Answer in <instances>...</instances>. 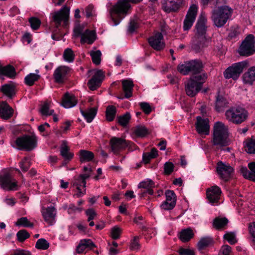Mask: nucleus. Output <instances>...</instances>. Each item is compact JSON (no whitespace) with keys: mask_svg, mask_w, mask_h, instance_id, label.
Returning <instances> with one entry per match:
<instances>
[{"mask_svg":"<svg viewBox=\"0 0 255 255\" xmlns=\"http://www.w3.org/2000/svg\"><path fill=\"white\" fill-rule=\"evenodd\" d=\"M240 171L242 174L243 176L246 179H248L249 180L251 179V176L253 175V173L249 171L248 168L246 167H241L240 169Z\"/></svg>","mask_w":255,"mask_h":255,"instance_id":"61","label":"nucleus"},{"mask_svg":"<svg viewBox=\"0 0 255 255\" xmlns=\"http://www.w3.org/2000/svg\"><path fill=\"white\" fill-rule=\"evenodd\" d=\"M121 229L118 227H114L111 229V237L114 240H117L120 238L121 234Z\"/></svg>","mask_w":255,"mask_h":255,"instance_id":"60","label":"nucleus"},{"mask_svg":"<svg viewBox=\"0 0 255 255\" xmlns=\"http://www.w3.org/2000/svg\"><path fill=\"white\" fill-rule=\"evenodd\" d=\"M176 204L175 201L169 202L165 200L160 205L162 209L164 210H172L175 206Z\"/></svg>","mask_w":255,"mask_h":255,"instance_id":"55","label":"nucleus"},{"mask_svg":"<svg viewBox=\"0 0 255 255\" xmlns=\"http://www.w3.org/2000/svg\"><path fill=\"white\" fill-rule=\"evenodd\" d=\"M207 19L203 14H201L196 24L195 37L206 38Z\"/></svg>","mask_w":255,"mask_h":255,"instance_id":"14","label":"nucleus"},{"mask_svg":"<svg viewBox=\"0 0 255 255\" xmlns=\"http://www.w3.org/2000/svg\"><path fill=\"white\" fill-rule=\"evenodd\" d=\"M248 63L245 61L234 64L225 71L224 77L226 79H237L243 72L244 68L248 67Z\"/></svg>","mask_w":255,"mask_h":255,"instance_id":"10","label":"nucleus"},{"mask_svg":"<svg viewBox=\"0 0 255 255\" xmlns=\"http://www.w3.org/2000/svg\"><path fill=\"white\" fill-rule=\"evenodd\" d=\"M243 80L245 83L252 85L255 81V66L251 67L243 75Z\"/></svg>","mask_w":255,"mask_h":255,"instance_id":"32","label":"nucleus"},{"mask_svg":"<svg viewBox=\"0 0 255 255\" xmlns=\"http://www.w3.org/2000/svg\"><path fill=\"white\" fill-rule=\"evenodd\" d=\"M20 167L23 172L27 171L30 166V162L27 157H24L19 163Z\"/></svg>","mask_w":255,"mask_h":255,"instance_id":"54","label":"nucleus"},{"mask_svg":"<svg viewBox=\"0 0 255 255\" xmlns=\"http://www.w3.org/2000/svg\"><path fill=\"white\" fill-rule=\"evenodd\" d=\"M163 40V36L162 34L158 32L148 39V42L154 49L160 51L163 49L165 46Z\"/></svg>","mask_w":255,"mask_h":255,"instance_id":"17","label":"nucleus"},{"mask_svg":"<svg viewBox=\"0 0 255 255\" xmlns=\"http://www.w3.org/2000/svg\"><path fill=\"white\" fill-rule=\"evenodd\" d=\"M207 78V74L205 72H202L199 74H193L190 79L197 84L200 83L201 87H202L203 83L205 82Z\"/></svg>","mask_w":255,"mask_h":255,"instance_id":"38","label":"nucleus"},{"mask_svg":"<svg viewBox=\"0 0 255 255\" xmlns=\"http://www.w3.org/2000/svg\"><path fill=\"white\" fill-rule=\"evenodd\" d=\"M217 171L220 178L225 181H228L234 173V169L231 166L222 161L218 163Z\"/></svg>","mask_w":255,"mask_h":255,"instance_id":"11","label":"nucleus"},{"mask_svg":"<svg viewBox=\"0 0 255 255\" xmlns=\"http://www.w3.org/2000/svg\"><path fill=\"white\" fill-rule=\"evenodd\" d=\"M16 237L18 242H23L30 237V235L25 230H21L17 233Z\"/></svg>","mask_w":255,"mask_h":255,"instance_id":"51","label":"nucleus"},{"mask_svg":"<svg viewBox=\"0 0 255 255\" xmlns=\"http://www.w3.org/2000/svg\"><path fill=\"white\" fill-rule=\"evenodd\" d=\"M49 247V244L44 239L41 238L38 239L36 243L35 248L37 249L45 250Z\"/></svg>","mask_w":255,"mask_h":255,"instance_id":"48","label":"nucleus"},{"mask_svg":"<svg viewBox=\"0 0 255 255\" xmlns=\"http://www.w3.org/2000/svg\"><path fill=\"white\" fill-rule=\"evenodd\" d=\"M131 116L129 113L127 112L124 115L118 117V123L123 126H126L130 120Z\"/></svg>","mask_w":255,"mask_h":255,"instance_id":"47","label":"nucleus"},{"mask_svg":"<svg viewBox=\"0 0 255 255\" xmlns=\"http://www.w3.org/2000/svg\"><path fill=\"white\" fill-rule=\"evenodd\" d=\"M77 103L75 96L67 92L62 98V105L65 108H70L74 107Z\"/></svg>","mask_w":255,"mask_h":255,"instance_id":"26","label":"nucleus"},{"mask_svg":"<svg viewBox=\"0 0 255 255\" xmlns=\"http://www.w3.org/2000/svg\"><path fill=\"white\" fill-rule=\"evenodd\" d=\"M90 56L92 58V62L96 65H99L101 61L102 53L100 50L91 51L90 52Z\"/></svg>","mask_w":255,"mask_h":255,"instance_id":"45","label":"nucleus"},{"mask_svg":"<svg viewBox=\"0 0 255 255\" xmlns=\"http://www.w3.org/2000/svg\"><path fill=\"white\" fill-rule=\"evenodd\" d=\"M221 193V188L216 185L207 189V197L209 203L212 204L218 203L220 199Z\"/></svg>","mask_w":255,"mask_h":255,"instance_id":"20","label":"nucleus"},{"mask_svg":"<svg viewBox=\"0 0 255 255\" xmlns=\"http://www.w3.org/2000/svg\"><path fill=\"white\" fill-rule=\"evenodd\" d=\"M37 137L34 134L31 135H23L18 137L15 140V143L19 150L31 151L37 145Z\"/></svg>","mask_w":255,"mask_h":255,"instance_id":"6","label":"nucleus"},{"mask_svg":"<svg viewBox=\"0 0 255 255\" xmlns=\"http://www.w3.org/2000/svg\"><path fill=\"white\" fill-rule=\"evenodd\" d=\"M246 150L249 153L255 154V138H251L247 141Z\"/></svg>","mask_w":255,"mask_h":255,"instance_id":"49","label":"nucleus"},{"mask_svg":"<svg viewBox=\"0 0 255 255\" xmlns=\"http://www.w3.org/2000/svg\"><path fill=\"white\" fill-rule=\"evenodd\" d=\"M97 109L96 108H90L85 111L81 110L82 115L88 123H90L93 121L97 114Z\"/></svg>","mask_w":255,"mask_h":255,"instance_id":"36","label":"nucleus"},{"mask_svg":"<svg viewBox=\"0 0 255 255\" xmlns=\"http://www.w3.org/2000/svg\"><path fill=\"white\" fill-rule=\"evenodd\" d=\"M14 67L10 64L2 66L0 64V78L2 76H5L10 78H14L16 76Z\"/></svg>","mask_w":255,"mask_h":255,"instance_id":"27","label":"nucleus"},{"mask_svg":"<svg viewBox=\"0 0 255 255\" xmlns=\"http://www.w3.org/2000/svg\"><path fill=\"white\" fill-rule=\"evenodd\" d=\"M123 89L125 98L128 99L132 96L133 84L132 81L124 80L122 81Z\"/></svg>","mask_w":255,"mask_h":255,"instance_id":"33","label":"nucleus"},{"mask_svg":"<svg viewBox=\"0 0 255 255\" xmlns=\"http://www.w3.org/2000/svg\"><path fill=\"white\" fill-rule=\"evenodd\" d=\"M196 129L200 134L208 135L209 133V121L208 119H202L201 117L197 118Z\"/></svg>","mask_w":255,"mask_h":255,"instance_id":"22","label":"nucleus"},{"mask_svg":"<svg viewBox=\"0 0 255 255\" xmlns=\"http://www.w3.org/2000/svg\"><path fill=\"white\" fill-rule=\"evenodd\" d=\"M140 106L143 111L146 114H149L151 112V108L147 103L143 102L140 103Z\"/></svg>","mask_w":255,"mask_h":255,"instance_id":"63","label":"nucleus"},{"mask_svg":"<svg viewBox=\"0 0 255 255\" xmlns=\"http://www.w3.org/2000/svg\"><path fill=\"white\" fill-rule=\"evenodd\" d=\"M63 57L66 61L72 62L74 60L75 55L71 48H67L65 49L63 52Z\"/></svg>","mask_w":255,"mask_h":255,"instance_id":"46","label":"nucleus"},{"mask_svg":"<svg viewBox=\"0 0 255 255\" xmlns=\"http://www.w3.org/2000/svg\"><path fill=\"white\" fill-rule=\"evenodd\" d=\"M0 91L9 98H12L15 95V86L13 83L2 85Z\"/></svg>","mask_w":255,"mask_h":255,"instance_id":"29","label":"nucleus"},{"mask_svg":"<svg viewBox=\"0 0 255 255\" xmlns=\"http://www.w3.org/2000/svg\"><path fill=\"white\" fill-rule=\"evenodd\" d=\"M104 78L103 72L101 70H97L87 83L89 88L92 91L96 90L100 86Z\"/></svg>","mask_w":255,"mask_h":255,"instance_id":"19","label":"nucleus"},{"mask_svg":"<svg viewBox=\"0 0 255 255\" xmlns=\"http://www.w3.org/2000/svg\"><path fill=\"white\" fill-rule=\"evenodd\" d=\"M231 13L232 9L228 6H221L212 10L211 18L215 26L222 27L226 23Z\"/></svg>","mask_w":255,"mask_h":255,"instance_id":"3","label":"nucleus"},{"mask_svg":"<svg viewBox=\"0 0 255 255\" xmlns=\"http://www.w3.org/2000/svg\"><path fill=\"white\" fill-rule=\"evenodd\" d=\"M134 133L137 137H143L149 133V131L144 126L139 125L135 128Z\"/></svg>","mask_w":255,"mask_h":255,"instance_id":"41","label":"nucleus"},{"mask_svg":"<svg viewBox=\"0 0 255 255\" xmlns=\"http://www.w3.org/2000/svg\"><path fill=\"white\" fill-rule=\"evenodd\" d=\"M201 88L200 83L197 84L190 79L185 86L187 95L191 97H194L201 90Z\"/></svg>","mask_w":255,"mask_h":255,"instance_id":"23","label":"nucleus"},{"mask_svg":"<svg viewBox=\"0 0 255 255\" xmlns=\"http://www.w3.org/2000/svg\"><path fill=\"white\" fill-rule=\"evenodd\" d=\"M184 0H162V7L168 13L177 11L183 4Z\"/></svg>","mask_w":255,"mask_h":255,"instance_id":"16","label":"nucleus"},{"mask_svg":"<svg viewBox=\"0 0 255 255\" xmlns=\"http://www.w3.org/2000/svg\"><path fill=\"white\" fill-rule=\"evenodd\" d=\"M86 214L88 216V221L90 222L93 220L94 218L97 216V213L95 211L92 209H88L86 211Z\"/></svg>","mask_w":255,"mask_h":255,"instance_id":"62","label":"nucleus"},{"mask_svg":"<svg viewBox=\"0 0 255 255\" xmlns=\"http://www.w3.org/2000/svg\"><path fill=\"white\" fill-rule=\"evenodd\" d=\"M224 239L227 240L231 245H234L237 242L236 236L233 232H228L224 235Z\"/></svg>","mask_w":255,"mask_h":255,"instance_id":"52","label":"nucleus"},{"mask_svg":"<svg viewBox=\"0 0 255 255\" xmlns=\"http://www.w3.org/2000/svg\"><path fill=\"white\" fill-rule=\"evenodd\" d=\"M139 237L138 236H135L131 241L130 245V249L131 250H138L140 249V245L139 243Z\"/></svg>","mask_w":255,"mask_h":255,"instance_id":"56","label":"nucleus"},{"mask_svg":"<svg viewBox=\"0 0 255 255\" xmlns=\"http://www.w3.org/2000/svg\"><path fill=\"white\" fill-rule=\"evenodd\" d=\"M204 64L202 61L199 59L191 60L185 62L184 64H179L177 67L178 71L184 75L189 73L199 74L203 71Z\"/></svg>","mask_w":255,"mask_h":255,"instance_id":"4","label":"nucleus"},{"mask_svg":"<svg viewBox=\"0 0 255 255\" xmlns=\"http://www.w3.org/2000/svg\"><path fill=\"white\" fill-rule=\"evenodd\" d=\"M213 144L218 149H222L230 144L228 129L222 122H216L214 127Z\"/></svg>","mask_w":255,"mask_h":255,"instance_id":"2","label":"nucleus"},{"mask_svg":"<svg viewBox=\"0 0 255 255\" xmlns=\"http://www.w3.org/2000/svg\"><path fill=\"white\" fill-rule=\"evenodd\" d=\"M16 226H22L24 227L32 228L33 224L30 223L26 217H21L19 218L15 223Z\"/></svg>","mask_w":255,"mask_h":255,"instance_id":"50","label":"nucleus"},{"mask_svg":"<svg viewBox=\"0 0 255 255\" xmlns=\"http://www.w3.org/2000/svg\"><path fill=\"white\" fill-rule=\"evenodd\" d=\"M179 253L180 255H195V253L193 251L183 248L179 249Z\"/></svg>","mask_w":255,"mask_h":255,"instance_id":"64","label":"nucleus"},{"mask_svg":"<svg viewBox=\"0 0 255 255\" xmlns=\"http://www.w3.org/2000/svg\"><path fill=\"white\" fill-rule=\"evenodd\" d=\"M192 41L191 48L196 53L201 52L208 46L209 43V40L207 38L195 36L193 37Z\"/></svg>","mask_w":255,"mask_h":255,"instance_id":"21","label":"nucleus"},{"mask_svg":"<svg viewBox=\"0 0 255 255\" xmlns=\"http://www.w3.org/2000/svg\"><path fill=\"white\" fill-rule=\"evenodd\" d=\"M49 108L50 103L47 102H45L43 104H41L39 109V112L42 116H48L52 115L54 113V110H50Z\"/></svg>","mask_w":255,"mask_h":255,"instance_id":"42","label":"nucleus"},{"mask_svg":"<svg viewBox=\"0 0 255 255\" xmlns=\"http://www.w3.org/2000/svg\"><path fill=\"white\" fill-rule=\"evenodd\" d=\"M166 200L169 202L175 201L176 203V196L172 190H168L165 192Z\"/></svg>","mask_w":255,"mask_h":255,"instance_id":"59","label":"nucleus"},{"mask_svg":"<svg viewBox=\"0 0 255 255\" xmlns=\"http://www.w3.org/2000/svg\"><path fill=\"white\" fill-rule=\"evenodd\" d=\"M13 109L6 102L0 103V117L4 120L9 119L13 114Z\"/></svg>","mask_w":255,"mask_h":255,"instance_id":"25","label":"nucleus"},{"mask_svg":"<svg viewBox=\"0 0 255 255\" xmlns=\"http://www.w3.org/2000/svg\"><path fill=\"white\" fill-rule=\"evenodd\" d=\"M227 119L236 125H240L246 121L249 113L244 108L241 107H232L226 112Z\"/></svg>","mask_w":255,"mask_h":255,"instance_id":"5","label":"nucleus"},{"mask_svg":"<svg viewBox=\"0 0 255 255\" xmlns=\"http://www.w3.org/2000/svg\"><path fill=\"white\" fill-rule=\"evenodd\" d=\"M213 243V240L212 238L209 237L202 238L198 243V249L200 251L204 250Z\"/></svg>","mask_w":255,"mask_h":255,"instance_id":"39","label":"nucleus"},{"mask_svg":"<svg viewBox=\"0 0 255 255\" xmlns=\"http://www.w3.org/2000/svg\"><path fill=\"white\" fill-rule=\"evenodd\" d=\"M153 187H154V183L151 179H146L145 181L140 182L138 184V187L145 189L140 194V197H144L146 193H148L149 195H152L153 194V191L152 188Z\"/></svg>","mask_w":255,"mask_h":255,"instance_id":"24","label":"nucleus"},{"mask_svg":"<svg viewBox=\"0 0 255 255\" xmlns=\"http://www.w3.org/2000/svg\"><path fill=\"white\" fill-rule=\"evenodd\" d=\"M117 113L116 108L114 106H108L106 108V117L109 122L113 121L116 116Z\"/></svg>","mask_w":255,"mask_h":255,"instance_id":"40","label":"nucleus"},{"mask_svg":"<svg viewBox=\"0 0 255 255\" xmlns=\"http://www.w3.org/2000/svg\"><path fill=\"white\" fill-rule=\"evenodd\" d=\"M110 145L111 151L115 154H119L121 150L128 146V143L123 138L113 137L110 140Z\"/></svg>","mask_w":255,"mask_h":255,"instance_id":"12","label":"nucleus"},{"mask_svg":"<svg viewBox=\"0 0 255 255\" xmlns=\"http://www.w3.org/2000/svg\"><path fill=\"white\" fill-rule=\"evenodd\" d=\"M197 6L192 4L189 8L184 21L183 29L185 31L188 30L192 26L197 13Z\"/></svg>","mask_w":255,"mask_h":255,"instance_id":"13","label":"nucleus"},{"mask_svg":"<svg viewBox=\"0 0 255 255\" xmlns=\"http://www.w3.org/2000/svg\"><path fill=\"white\" fill-rule=\"evenodd\" d=\"M67 141L63 140L60 147V155L65 160L70 161L73 157V154L69 152V148L67 145Z\"/></svg>","mask_w":255,"mask_h":255,"instance_id":"31","label":"nucleus"},{"mask_svg":"<svg viewBox=\"0 0 255 255\" xmlns=\"http://www.w3.org/2000/svg\"><path fill=\"white\" fill-rule=\"evenodd\" d=\"M70 71V69L67 66H60L58 67L55 70L53 75L54 82L59 84L63 83L67 79Z\"/></svg>","mask_w":255,"mask_h":255,"instance_id":"15","label":"nucleus"},{"mask_svg":"<svg viewBox=\"0 0 255 255\" xmlns=\"http://www.w3.org/2000/svg\"><path fill=\"white\" fill-rule=\"evenodd\" d=\"M228 101L226 97L218 94L216 97L215 108L217 111L220 112L223 110L224 108L228 107Z\"/></svg>","mask_w":255,"mask_h":255,"instance_id":"30","label":"nucleus"},{"mask_svg":"<svg viewBox=\"0 0 255 255\" xmlns=\"http://www.w3.org/2000/svg\"><path fill=\"white\" fill-rule=\"evenodd\" d=\"M139 22L140 19L136 15L134 16L132 19H131L128 27V30L129 32L133 33L136 29H137L139 27Z\"/></svg>","mask_w":255,"mask_h":255,"instance_id":"43","label":"nucleus"},{"mask_svg":"<svg viewBox=\"0 0 255 255\" xmlns=\"http://www.w3.org/2000/svg\"><path fill=\"white\" fill-rule=\"evenodd\" d=\"M174 165L171 162H166L164 165V172L166 175H170L173 171Z\"/></svg>","mask_w":255,"mask_h":255,"instance_id":"57","label":"nucleus"},{"mask_svg":"<svg viewBox=\"0 0 255 255\" xmlns=\"http://www.w3.org/2000/svg\"><path fill=\"white\" fill-rule=\"evenodd\" d=\"M40 76L39 75L34 73H30L25 77V83L28 86H32L34 84L35 81H37L40 78Z\"/></svg>","mask_w":255,"mask_h":255,"instance_id":"44","label":"nucleus"},{"mask_svg":"<svg viewBox=\"0 0 255 255\" xmlns=\"http://www.w3.org/2000/svg\"><path fill=\"white\" fill-rule=\"evenodd\" d=\"M41 213L44 221L49 225H52L55 223L56 211L54 207L42 208Z\"/></svg>","mask_w":255,"mask_h":255,"instance_id":"18","label":"nucleus"},{"mask_svg":"<svg viewBox=\"0 0 255 255\" xmlns=\"http://www.w3.org/2000/svg\"><path fill=\"white\" fill-rule=\"evenodd\" d=\"M29 22L31 28L33 30H37L41 24L40 20L36 17H31L29 18Z\"/></svg>","mask_w":255,"mask_h":255,"instance_id":"53","label":"nucleus"},{"mask_svg":"<svg viewBox=\"0 0 255 255\" xmlns=\"http://www.w3.org/2000/svg\"><path fill=\"white\" fill-rule=\"evenodd\" d=\"M228 223L229 220L227 218L218 217L214 219L213 226L216 229L220 230L224 229Z\"/></svg>","mask_w":255,"mask_h":255,"instance_id":"34","label":"nucleus"},{"mask_svg":"<svg viewBox=\"0 0 255 255\" xmlns=\"http://www.w3.org/2000/svg\"><path fill=\"white\" fill-rule=\"evenodd\" d=\"M194 236L193 230L190 228H187L181 231L180 234L179 239L183 242H188Z\"/></svg>","mask_w":255,"mask_h":255,"instance_id":"37","label":"nucleus"},{"mask_svg":"<svg viewBox=\"0 0 255 255\" xmlns=\"http://www.w3.org/2000/svg\"><path fill=\"white\" fill-rule=\"evenodd\" d=\"M17 183L11 173L7 170H3L0 175V186L3 189L7 191L16 190L18 186Z\"/></svg>","mask_w":255,"mask_h":255,"instance_id":"8","label":"nucleus"},{"mask_svg":"<svg viewBox=\"0 0 255 255\" xmlns=\"http://www.w3.org/2000/svg\"><path fill=\"white\" fill-rule=\"evenodd\" d=\"M96 39V33L93 30L86 29L82 34L81 38V43L92 44Z\"/></svg>","mask_w":255,"mask_h":255,"instance_id":"28","label":"nucleus"},{"mask_svg":"<svg viewBox=\"0 0 255 255\" xmlns=\"http://www.w3.org/2000/svg\"><path fill=\"white\" fill-rule=\"evenodd\" d=\"M255 52V37L253 34L248 35L240 45L238 52L241 56H248Z\"/></svg>","mask_w":255,"mask_h":255,"instance_id":"9","label":"nucleus"},{"mask_svg":"<svg viewBox=\"0 0 255 255\" xmlns=\"http://www.w3.org/2000/svg\"><path fill=\"white\" fill-rule=\"evenodd\" d=\"M79 160L81 162H89L94 158V153L86 150H80L79 152Z\"/></svg>","mask_w":255,"mask_h":255,"instance_id":"35","label":"nucleus"},{"mask_svg":"<svg viewBox=\"0 0 255 255\" xmlns=\"http://www.w3.org/2000/svg\"><path fill=\"white\" fill-rule=\"evenodd\" d=\"M79 176L75 178L74 181L73 182V186L76 187V189L78 190L79 192L77 193V196L80 197L81 195H83L84 193H82L81 191L80 187L83 186V183H81V181L79 180Z\"/></svg>","mask_w":255,"mask_h":255,"instance_id":"58","label":"nucleus"},{"mask_svg":"<svg viewBox=\"0 0 255 255\" xmlns=\"http://www.w3.org/2000/svg\"><path fill=\"white\" fill-rule=\"evenodd\" d=\"M140 0H119L109 9V13L111 20L114 25H117L121 20L127 14L128 10L130 8L129 2L137 3Z\"/></svg>","mask_w":255,"mask_h":255,"instance_id":"1","label":"nucleus"},{"mask_svg":"<svg viewBox=\"0 0 255 255\" xmlns=\"http://www.w3.org/2000/svg\"><path fill=\"white\" fill-rule=\"evenodd\" d=\"M69 7L64 6L59 10L51 13L52 20L55 26L58 28L60 25L66 27L69 24Z\"/></svg>","mask_w":255,"mask_h":255,"instance_id":"7","label":"nucleus"}]
</instances>
